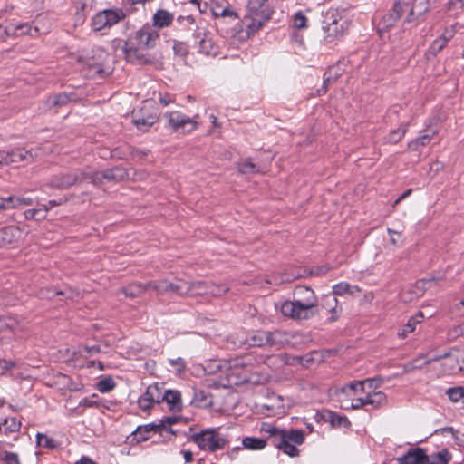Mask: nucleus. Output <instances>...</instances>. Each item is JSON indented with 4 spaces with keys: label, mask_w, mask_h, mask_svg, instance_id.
I'll return each instance as SVG.
<instances>
[{
    "label": "nucleus",
    "mask_w": 464,
    "mask_h": 464,
    "mask_svg": "<svg viewBox=\"0 0 464 464\" xmlns=\"http://www.w3.org/2000/svg\"><path fill=\"white\" fill-rule=\"evenodd\" d=\"M295 301H285L280 305L283 315L294 320H307L314 316L317 306L314 292L306 286H297L295 289Z\"/></svg>",
    "instance_id": "1"
},
{
    "label": "nucleus",
    "mask_w": 464,
    "mask_h": 464,
    "mask_svg": "<svg viewBox=\"0 0 464 464\" xmlns=\"http://www.w3.org/2000/svg\"><path fill=\"white\" fill-rule=\"evenodd\" d=\"M189 440L204 451L214 453L223 450L228 443L227 439L223 436L218 429L210 428L200 430L190 436Z\"/></svg>",
    "instance_id": "2"
},
{
    "label": "nucleus",
    "mask_w": 464,
    "mask_h": 464,
    "mask_svg": "<svg viewBox=\"0 0 464 464\" xmlns=\"http://www.w3.org/2000/svg\"><path fill=\"white\" fill-rule=\"evenodd\" d=\"M278 440L274 444L279 450L289 457H297L300 453L297 449L305 440V433L303 430L290 429L277 433Z\"/></svg>",
    "instance_id": "3"
},
{
    "label": "nucleus",
    "mask_w": 464,
    "mask_h": 464,
    "mask_svg": "<svg viewBox=\"0 0 464 464\" xmlns=\"http://www.w3.org/2000/svg\"><path fill=\"white\" fill-rule=\"evenodd\" d=\"M107 57L108 54L103 49L96 48L91 53L80 55L77 61L81 65L89 69L88 76L95 77L98 75L103 77L110 73V68L104 64Z\"/></svg>",
    "instance_id": "4"
},
{
    "label": "nucleus",
    "mask_w": 464,
    "mask_h": 464,
    "mask_svg": "<svg viewBox=\"0 0 464 464\" xmlns=\"http://www.w3.org/2000/svg\"><path fill=\"white\" fill-rule=\"evenodd\" d=\"M166 127L174 132L188 134L198 127L197 116L189 117L180 111H169L162 114Z\"/></svg>",
    "instance_id": "5"
},
{
    "label": "nucleus",
    "mask_w": 464,
    "mask_h": 464,
    "mask_svg": "<svg viewBox=\"0 0 464 464\" xmlns=\"http://www.w3.org/2000/svg\"><path fill=\"white\" fill-rule=\"evenodd\" d=\"M125 14L121 9H106L97 13L92 19V28L98 32L110 28L124 19Z\"/></svg>",
    "instance_id": "6"
},
{
    "label": "nucleus",
    "mask_w": 464,
    "mask_h": 464,
    "mask_svg": "<svg viewBox=\"0 0 464 464\" xmlns=\"http://www.w3.org/2000/svg\"><path fill=\"white\" fill-rule=\"evenodd\" d=\"M85 171L77 169L72 172H63L53 176L45 186L53 189H67L77 184L79 181L84 180Z\"/></svg>",
    "instance_id": "7"
},
{
    "label": "nucleus",
    "mask_w": 464,
    "mask_h": 464,
    "mask_svg": "<svg viewBox=\"0 0 464 464\" xmlns=\"http://www.w3.org/2000/svg\"><path fill=\"white\" fill-rule=\"evenodd\" d=\"M163 392V384L153 383L149 385L146 392L138 400L140 409L146 411L153 407L154 404L162 401Z\"/></svg>",
    "instance_id": "8"
},
{
    "label": "nucleus",
    "mask_w": 464,
    "mask_h": 464,
    "mask_svg": "<svg viewBox=\"0 0 464 464\" xmlns=\"http://www.w3.org/2000/svg\"><path fill=\"white\" fill-rule=\"evenodd\" d=\"M208 284L197 281L188 283L182 281L181 295H221L227 291V287H222V291L208 290Z\"/></svg>",
    "instance_id": "9"
},
{
    "label": "nucleus",
    "mask_w": 464,
    "mask_h": 464,
    "mask_svg": "<svg viewBox=\"0 0 464 464\" xmlns=\"http://www.w3.org/2000/svg\"><path fill=\"white\" fill-rule=\"evenodd\" d=\"M365 396L355 398L352 401L351 407L353 409H360L367 405L376 409L387 402L386 395L382 392H365Z\"/></svg>",
    "instance_id": "10"
},
{
    "label": "nucleus",
    "mask_w": 464,
    "mask_h": 464,
    "mask_svg": "<svg viewBox=\"0 0 464 464\" xmlns=\"http://www.w3.org/2000/svg\"><path fill=\"white\" fill-rule=\"evenodd\" d=\"M434 362L440 368L442 374H457L462 370V366L457 355L445 354L440 358L429 360L427 362Z\"/></svg>",
    "instance_id": "11"
},
{
    "label": "nucleus",
    "mask_w": 464,
    "mask_h": 464,
    "mask_svg": "<svg viewBox=\"0 0 464 464\" xmlns=\"http://www.w3.org/2000/svg\"><path fill=\"white\" fill-rule=\"evenodd\" d=\"M406 8L407 5L405 4L395 3L393 8L380 19L378 23V32L382 34L392 28L404 13Z\"/></svg>",
    "instance_id": "12"
},
{
    "label": "nucleus",
    "mask_w": 464,
    "mask_h": 464,
    "mask_svg": "<svg viewBox=\"0 0 464 464\" xmlns=\"http://www.w3.org/2000/svg\"><path fill=\"white\" fill-rule=\"evenodd\" d=\"M382 383V381L381 378H369L363 381H357L348 383L341 389V392L346 395H351V392L355 393L358 391L362 392H371V390L379 388Z\"/></svg>",
    "instance_id": "13"
},
{
    "label": "nucleus",
    "mask_w": 464,
    "mask_h": 464,
    "mask_svg": "<svg viewBox=\"0 0 464 464\" xmlns=\"http://www.w3.org/2000/svg\"><path fill=\"white\" fill-rule=\"evenodd\" d=\"M117 47H121L125 59L132 63L136 64H151L153 59L148 57L145 53L140 51L138 48L129 47L128 44L121 41H117Z\"/></svg>",
    "instance_id": "14"
},
{
    "label": "nucleus",
    "mask_w": 464,
    "mask_h": 464,
    "mask_svg": "<svg viewBox=\"0 0 464 464\" xmlns=\"http://www.w3.org/2000/svg\"><path fill=\"white\" fill-rule=\"evenodd\" d=\"M157 116L150 113L149 110L143 107L139 111H133L132 122L140 130L146 131L157 121Z\"/></svg>",
    "instance_id": "15"
},
{
    "label": "nucleus",
    "mask_w": 464,
    "mask_h": 464,
    "mask_svg": "<svg viewBox=\"0 0 464 464\" xmlns=\"http://www.w3.org/2000/svg\"><path fill=\"white\" fill-rule=\"evenodd\" d=\"M159 37L157 31L150 26H143L137 32V40L140 47L151 48Z\"/></svg>",
    "instance_id": "16"
},
{
    "label": "nucleus",
    "mask_w": 464,
    "mask_h": 464,
    "mask_svg": "<svg viewBox=\"0 0 464 464\" xmlns=\"http://www.w3.org/2000/svg\"><path fill=\"white\" fill-rule=\"evenodd\" d=\"M23 232L18 227L7 226L0 229V247L18 241Z\"/></svg>",
    "instance_id": "17"
},
{
    "label": "nucleus",
    "mask_w": 464,
    "mask_h": 464,
    "mask_svg": "<svg viewBox=\"0 0 464 464\" xmlns=\"http://www.w3.org/2000/svg\"><path fill=\"white\" fill-rule=\"evenodd\" d=\"M428 456L420 448L409 450L403 457L396 459L400 464H427Z\"/></svg>",
    "instance_id": "18"
},
{
    "label": "nucleus",
    "mask_w": 464,
    "mask_h": 464,
    "mask_svg": "<svg viewBox=\"0 0 464 464\" xmlns=\"http://www.w3.org/2000/svg\"><path fill=\"white\" fill-rule=\"evenodd\" d=\"M148 285L150 286V289H154L159 294L174 292L181 295V290H183L182 280L176 284L168 282L167 280H160L158 282H150L148 283Z\"/></svg>",
    "instance_id": "19"
},
{
    "label": "nucleus",
    "mask_w": 464,
    "mask_h": 464,
    "mask_svg": "<svg viewBox=\"0 0 464 464\" xmlns=\"http://www.w3.org/2000/svg\"><path fill=\"white\" fill-rule=\"evenodd\" d=\"M322 305L330 314V322L336 321L342 314V306L339 304L337 298L332 295L324 297Z\"/></svg>",
    "instance_id": "20"
},
{
    "label": "nucleus",
    "mask_w": 464,
    "mask_h": 464,
    "mask_svg": "<svg viewBox=\"0 0 464 464\" xmlns=\"http://www.w3.org/2000/svg\"><path fill=\"white\" fill-rule=\"evenodd\" d=\"M162 401H165L171 411H179L182 408L181 394L176 390H166L164 388Z\"/></svg>",
    "instance_id": "21"
},
{
    "label": "nucleus",
    "mask_w": 464,
    "mask_h": 464,
    "mask_svg": "<svg viewBox=\"0 0 464 464\" xmlns=\"http://www.w3.org/2000/svg\"><path fill=\"white\" fill-rule=\"evenodd\" d=\"M5 155H8V165L18 162H33L34 155L32 151L25 150L24 149H16L11 151H5Z\"/></svg>",
    "instance_id": "22"
},
{
    "label": "nucleus",
    "mask_w": 464,
    "mask_h": 464,
    "mask_svg": "<svg viewBox=\"0 0 464 464\" xmlns=\"http://www.w3.org/2000/svg\"><path fill=\"white\" fill-rule=\"evenodd\" d=\"M324 29L325 32V41L327 43H332L341 38L344 34L343 23L339 24L336 20L326 24Z\"/></svg>",
    "instance_id": "23"
},
{
    "label": "nucleus",
    "mask_w": 464,
    "mask_h": 464,
    "mask_svg": "<svg viewBox=\"0 0 464 464\" xmlns=\"http://www.w3.org/2000/svg\"><path fill=\"white\" fill-rule=\"evenodd\" d=\"M242 24L246 27V31L241 38L246 39L263 26L264 21L261 19L260 15L256 14L255 16L245 17Z\"/></svg>",
    "instance_id": "24"
},
{
    "label": "nucleus",
    "mask_w": 464,
    "mask_h": 464,
    "mask_svg": "<svg viewBox=\"0 0 464 464\" xmlns=\"http://www.w3.org/2000/svg\"><path fill=\"white\" fill-rule=\"evenodd\" d=\"M5 32L7 34H13L15 36L30 34L31 36L35 37L39 34V29L37 27L32 28L28 24H22L19 25H8L5 28Z\"/></svg>",
    "instance_id": "25"
},
{
    "label": "nucleus",
    "mask_w": 464,
    "mask_h": 464,
    "mask_svg": "<svg viewBox=\"0 0 464 464\" xmlns=\"http://www.w3.org/2000/svg\"><path fill=\"white\" fill-rule=\"evenodd\" d=\"M248 346H265L269 345L268 332L256 331L252 332L246 337Z\"/></svg>",
    "instance_id": "26"
},
{
    "label": "nucleus",
    "mask_w": 464,
    "mask_h": 464,
    "mask_svg": "<svg viewBox=\"0 0 464 464\" xmlns=\"http://www.w3.org/2000/svg\"><path fill=\"white\" fill-rule=\"evenodd\" d=\"M174 20V15L164 10H158L153 15V24L159 28H164L171 24Z\"/></svg>",
    "instance_id": "27"
},
{
    "label": "nucleus",
    "mask_w": 464,
    "mask_h": 464,
    "mask_svg": "<svg viewBox=\"0 0 464 464\" xmlns=\"http://www.w3.org/2000/svg\"><path fill=\"white\" fill-rule=\"evenodd\" d=\"M103 177L111 181H122L130 178V173L127 169L121 167H115L113 169L103 170Z\"/></svg>",
    "instance_id": "28"
},
{
    "label": "nucleus",
    "mask_w": 464,
    "mask_h": 464,
    "mask_svg": "<svg viewBox=\"0 0 464 464\" xmlns=\"http://www.w3.org/2000/svg\"><path fill=\"white\" fill-rule=\"evenodd\" d=\"M429 10L428 0H414L412 6L410 11V14L407 17V21L411 22L413 16L420 17L425 14Z\"/></svg>",
    "instance_id": "29"
},
{
    "label": "nucleus",
    "mask_w": 464,
    "mask_h": 464,
    "mask_svg": "<svg viewBox=\"0 0 464 464\" xmlns=\"http://www.w3.org/2000/svg\"><path fill=\"white\" fill-rule=\"evenodd\" d=\"M5 204H8V209L16 208L33 204V199L24 196H10L4 198Z\"/></svg>",
    "instance_id": "30"
},
{
    "label": "nucleus",
    "mask_w": 464,
    "mask_h": 464,
    "mask_svg": "<svg viewBox=\"0 0 464 464\" xmlns=\"http://www.w3.org/2000/svg\"><path fill=\"white\" fill-rule=\"evenodd\" d=\"M360 291L361 289L356 285L352 286L346 282H341L333 286V296L343 295L344 294L355 295V294Z\"/></svg>",
    "instance_id": "31"
},
{
    "label": "nucleus",
    "mask_w": 464,
    "mask_h": 464,
    "mask_svg": "<svg viewBox=\"0 0 464 464\" xmlns=\"http://www.w3.org/2000/svg\"><path fill=\"white\" fill-rule=\"evenodd\" d=\"M423 319H424L423 313L418 312L414 316L411 317L408 320L406 324L403 325L400 335L404 338L408 334L412 333L415 330L416 325L418 324L421 323L423 321Z\"/></svg>",
    "instance_id": "32"
},
{
    "label": "nucleus",
    "mask_w": 464,
    "mask_h": 464,
    "mask_svg": "<svg viewBox=\"0 0 464 464\" xmlns=\"http://www.w3.org/2000/svg\"><path fill=\"white\" fill-rule=\"evenodd\" d=\"M451 459L450 452L444 449L428 456L427 464H448Z\"/></svg>",
    "instance_id": "33"
},
{
    "label": "nucleus",
    "mask_w": 464,
    "mask_h": 464,
    "mask_svg": "<svg viewBox=\"0 0 464 464\" xmlns=\"http://www.w3.org/2000/svg\"><path fill=\"white\" fill-rule=\"evenodd\" d=\"M242 445L246 450H260L266 446V440L256 437H245L242 440Z\"/></svg>",
    "instance_id": "34"
},
{
    "label": "nucleus",
    "mask_w": 464,
    "mask_h": 464,
    "mask_svg": "<svg viewBox=\"0 0 464 464\" xmlns=\"http://www.w3.org/2000/svg\"><path fill=\"white\" fill-rule=\"evenodd\" d=\"M55 295H64L66 298L74 300L79 297L80 293L78 291H75L72 288H65L63 291H53V290H46V292L42 291L41 295L44 298H52Z\"/></svg>",
    "instance_id": "35"
},
{
    "label": "nucleus",
    "mask_w": 464,
    "mask_h": 464,
    "mask_svg": "<svg viewBox=\"0 0 464 464\" xmlns=\"http://www.w3.org/2000/svg\"><path fill=\"white\" fill-rule=\"evenodd\" d=\"M341 69L339 65H334L324 73V89L326 91L327 85L336 81L341 76Z\"/></svg>",
    "instance_id": "36"
},
{
    "label": "nucleus",
    "mask_w": 464,
    "mask_h": 464,
    "mask_svg": "<svg viewBox=\"0 0 464 464\" xmlns=\"http://www.w3.org/2000/svg\"><path fill=\"white\" fill-rule=\"evenodd\" d=\"M435 135V130L426 131L425 134H422L416 140L409 142L408 147L413 150H417L420 146H425L431 138Z\"/></svg>",
    "instance_id": "37"
},
{
    "label": "nucleus",
    "mask_w": 464,
    "mask_h": 464,
    "mask_svg": "<svg viewBox=\"0 0 464 464\" xmlns=\"http://www.w3.org/2000/svg\"><path fill=\"white\" fill-rule=\"evenodd\" d=\"M148 289H150V286L148 285V284L142 285L140 283H134V284L128 285L123 290V292L126 296L134 297V296H137V295L144 293Z\"/></svg>",
    "instance_id": "38"
},
{
    "label": "nucleus",
    "mask_w": 464,
    "mask_h": 464,
    "mask_svg": "<svg viewBox=\"0 0 464 464\" xmlns=\"http://www.w3.org/2000/svg\"><path fill=\"white\" fill-rule=\"evenodd\" d=\"M36 443L38 446H42L49 450H54L59 446V443L55 440L43 433L36 434Z\"/></svg>",
    "instance_id": "39"
},
{
    "label": "nucleus",
    "mask_w": 464,
    "mask_h": 464,
    "mask_svg": "<svg viewBox=\"0 0 464 464\" xmlns=\"http://www.w3.org/2000/svg\"><path fill=\"white\" fill-rule=\"evenodd\" d=\"M269 345L283 344L288 342L287 334L281 331L268 332Z\"/></svg>",
    "instance_id": "40"
},
{
    "label": "nucleus",
    "mask_w": 464,
    "mask_h": 464,
    "mask_svg": "<svg viewBox=\"0 0 464 464\" xmlns=\"http://www.w3.org/2000/svg\"><path fill=\"white\" fill-rule=\"evenodd\" d=\"M213 14L215 16L227 17L231 20H237L238 18L237 14L229 6L218 5L213 9Z\"/></svg>",
    "instance_id": "41"
},
{
    "label": "nucleus",
    "mask_w": 464,
    "mask_h": 464,
    "mask_svg": "<svg viewBox=\"0 0 464 464\" xmlns=\"http://www.w3.org/2000/svg\"><path fill=\"white\" fill-rule=\"evenodd\" d=\"M447 395L450 400L453 402H461L464 406V388L463 387H454L450 388L447 391Z\"/></svg>",
    "instance_id": "42"
},
{
    "label": "nucleus",
    "mask_w": 464,
    "mask_h": 464,
    "mask_svg": "<svg viewBox=\"0 0 464 464\" xmlns=\"http://www.w3.org/2000/svg\"><path fill=\"white\" fill-rule=\"evenodd\" d=\"M407 131V126L402 125L396 130H392L387 136V142L396 143L401 140Z\"/></svg>",
    "instance_id": "43"
},
{
    "label": "nucleus",
    "mask_w": 464,
    "mask_h": 464,
    "mask_svg": "<svg viewBox=\"0 0 464 464\" xmlns=\"http://www.w3.org/2000/svg\"><path fill=\"white\" fill-rule=\"evenodd\" d=\"M238 170L243 174H253L259 171L258 168L249 159H246L238 164Z\"/></svg>",
    "instance_id": "44"
},
{
    "label": "nucleus",
    "mask_w": 464,
    "mask_h": 464,
    "mask_svg": "<svg viewBox=\"0 0 464 464\" xmlns=\"http://www.w3.org/2000/svg\"><path fill=\"white\" fill-rule=\"evenodd\" d=\"M114 387L115 382L110 377L104 378L97 383V389L102 393L111 392Z\"/></svg>",
    "instance_id": "45"
},
{
    "label": "nucleus",
    "mask_w": 464,
    "mask_h": 464,
    "mask_svg": "<svg viewBox=\"0 0 464 464\" xmlns=\"http://www.w3.org/2000/svg\"><path fill=\"white\" fill-rule=\"evenodd\" d=\"M294 26L297 29H304L307 27V18L302 11H298L293 17Z\"/></svg>",
    "instance_id": "46"
},
{
    "label": "nucleus",
    "mask_w": 464,
    "mask_h": 464,
    "mask_svg": "<svg viewBox=\"0 0 464 464\" xmlns=\"http://www.w3.org/2000/svg\"><path fill=\"white\" fill-rule=\"evenodd\" d=\"M447 41L442 38L441 36L435 39L432 44H430L429 48V52L432 53L433 55H436L438 53H440L447 44Z\"/></svg>",
    "instance_id": "47"
},
{
    "label": "nucleus",
    "mask_w": 464,
    "mask_h": 464,
    "mask_svg": "<svg viewBox=\"0 0 464 464\" xmlns=\"http://www.w3.org/2000/svg\"><path fill=\"white\" fill-rule=\"evenodd\" d=\"M4 427L8 432H15L20 430L21 422L14 417L7 418L4 421Z\"/></svg>",
    "instance_id": "48"
},
{
    "label": "nucleus",
    "mask_w": 464,
    "mask_h": 464,
    "mask_svg": "<svg viewBox=\"0 0 464 464\" xmlns=\"http://www.w3.org/2000/svg\"><path fill=\"white\" fill-rule=\"evenodd\" d=\"M67 201V198H60L59 199L55 200V199H53V200H49L46 204H43L42 207H43V209H44V214L42 215V218H44L45 216H46V213L53 208L56 207V206H60L63 203H65Z\"/></svg>",
    "instance_id": "49"
},
{
    "label": "nucleus",
    "mask_w": 464,
    "mask_h": 464,
    "mask_svg": "<svg viewBox=\"0 0 464 464\" xmlns=\"http://www.w3.org/2000/svg\"><path fill=\"white\" fill-rule=\"evenodd\" d=\"M71 101V95L67 93H59L50 99V102L54 106H62Z\"/></svg>",
    "instance_id": "50"
},
{
    "label": "nucleus",
    "mask_w": 464,
    "mask_h": 464,
    "mask_svg": "<svg viewBox=\"0 0 464 464\" xmlns=\"http://www.w3.org/2000/svg\"><path fill=\"white\" fill-rule=\"evenodd\" d=\"M90 179L93 184H100L104 179L103 171H97L93 173L85 172L84 179Z\"/></svg>",
    "instance_id": "51"
},
{
    "label": "nucleus",
    "mask_w": 464,
    "mask_h": 464,
    "mask_svg": "<svg viewBox=\"0 0 464 464\" xmlns=\"http://www.w3.org/2000/svg\"><path fill=\"white\" fill-rule=\"evenodd\" d=\"M2 459L6 464H20L18 455L14 452H4Z\"/></svg>",
    "instance_id": "52"
},
{
    "label": "nucleus",
    "mask_w": 464,
    "mask_h": 464,
    "mask_svg": "<svg viewBox=\"0 0 464 464\" xmlns=\"http://www.w3.org/2000/svg\"><path fill=\"white\" fill-rule=\"evenodd\" d=\"M169 363L178 373L181 372L185 368V362L180 357L170 359Z\"/></svg>",
    "instance_id": "53"
},
{
    "label": "nucleus",
    "mask_w": 464,
    "mask_h": 464,
    "mask_svg": "<svg viewBox=\"0 0 464 464\" xmlns=\"http://www.w3.org/2000/svg\"><path fill=\"white\" fill-rule=\"evenodd\" d=\"M263 430L270 435V437L273 439V443L275 444L276 440H277L279 437L277 433L285 431V430L268 426L267 428L263 429Z\"/></svg>",
    "instance_id": "54"
},
{
    "label": "nucleus",
    "mask_w": 464,
    "mask_h": 464,
    "mask_svg": "<svg viewBox=\"0 0 464 464\" xmlns=\"http://www.w3.org/2000/svg\"><path fill=\"white\" fill-rule=\"evenodd\" d=\"M179 420V418L176 417V416L164 417L162 420H160V423L158 424V426L165 429V428H167V426H170V425L176 423Z\"/></svg>",
    "instance_id": "55"
},
{
    "label": "nucleus",
    "mask_w": 464,
    "mask_h": 464,
    "mask_svg": "<svg viewBox=\"0 0 464 464\" xmlns=\"http://www.w3.org/2000/svg\"><path fill=\"white\" fill-rule=\"evenodd\" d=\"M174 53L179 56H184L187 53V46L183 43L175 42L173 44Z\"/></svg>",
    "instance_id": "56"
},
{
    "label": "nucleus",
    "mask_w": 464,
    "mask_h": 464,
    "mask_svg": "<svg viewBox=\"0 0 464 464\" xmlns=\"http://www.w3.org/2000/svg\"><path fill=\"white\" fill-rule=\"evenodd\" d=\"M157 427L159 426L155 424H150L144 427H138L134 431V435L139 436L141 432L149 434L150 431H155Z\"/></svg>",
    "instance_id": "57"
},
{
    "label": "nucleus",
    "mask_w": 464,
    "mask_h": 464,
    "mask_svg": "<svg viewBox=\"0 0 464 464\" xmlns=\"http://www.w3.org/2000/svg\"><path fill=\"white\" fill-rule=\"evenodd\" d=\"M14 366V362L0 359V375L4 374L6 371L12 369Z\"/></svg>",
    "instance_id": "58"
},
{
    "label": "nucleus",
    "mask_w": 464,
    "mask_h": 464,
    "mask_svg": "<svg viewBox=\"0 0 464 464\" xmlns=\"http://www.w3.org/2000/svg\"><path fill=\"white\" fill-rule=\"evenodd\" d=\"M449 334L452 338H456L459 335H464V323L452 328Z\"/></svg>",
    "instance_id": "59"
},
{
    "label": "nucleus",
    "mask_w": 464,
    "mask_h": 464,
    "mask_svg": "<svg viewBox=\"0 0 464 464\" xmlns=\"http://www.w3.org/2000/svg\"><path fill=\"white\" fill-rule=\"evenodd\" d=\"M42 211L41 208L27 209L24 211V217L26 219H35L37 215Z\"/></svg>",
    "instance_id": "60"
},
{
    "label": "nucleus",
    "mask_w": 464,
    "mask_h": 464,
    "mask_svg": "<svg viewBox=\"0 0 464 464\" xmlns=\"http://www.w3.org/2000/svg\"><path fill=\"white\" fill-rule=\"evenodd\" d=\"M455 27H456V25H452L449 28H446L444 30V33L440 36L442 38H444L447 42H449L453 37V35L456 32Z\"/></svg>",
    "instance_id": "61"
},
{
    "label": "nucleus",
    "mask_w": 464,
    "mask_h": 464,
    "mask_svg": "<svg viewBox=\"0 0 464 464\" xmlns=\"http://www.w3.org/2000/svg\"><path fill=\"white\" fill-rule=\"evenodd\" d=\"M388 233L390 235V240L391 242L393 244V245H397V243L400 241L401 239V233L400 232H397L393 229H391L389 228L388 229Z\"/></svg>",
    "instance_id": "62"
},
{
    "label": "nucleus",
    "mask_w": 464,
    "mask_h": 464,
    "mask_svg": "<svg viewBox=\"0 0 464 464\" xmlns=\"http://www.w3.org/2000/svg\"><path fill=\"white\" fill-rule=\"evenodd\" d=\"M83 350L86 352L87 355H94L101 352V348L98 345H92V346H84Z\"/></svg>",
    "instance_id": "63"
},
{
    "label": "nucleus",
    "mask_w": 464,
    "mask_h": 464,
    "mask_svg": "<svg viewBox=\"0 0 464 464\" xmlns=\"http://www.w3.org/2000/svg\"><path fill=\"white\" fill-rule=\"evenodd\" d=\"M74 464H97L89 457L83 456L80 460L76 461Z\"/></svg>",
    "instance_id": "64"
}]
</instances>
